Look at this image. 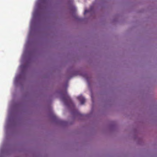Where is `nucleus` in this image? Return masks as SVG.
<instances>
[{
    "instance_id": "nucleus-1",
    "label": "nucleus",
    "mask_w": 157,
    "mask_h": 157,
    "mask_svg": "<svg viewBox=\"0 0 157 157\" xmlns=\"http://www.w3.org/2000/svg\"><path fill=\"white\" fill-rule=\"evenodd\" d=\"M62 99L66 105L69 106L72 103V101L66 90L62 93Z\"/></svg>"
},
{
    "instance_id": "nucleus-2",
    "label": "nucleus",
    "mask_w": 157,
    "mask_h": 157,
    "mask_svg": "<svg viewBox=\"0 0 157 157\" xmlns=\"http://www.w3.org/2000/svg\"><path fill=\"white\" fill-rule=\"evenodd\" d=\"M78 99L80 101L81 104L82 105L84 104L86 100L85 98L82 95L78 96Z\"/></svg>"
},
{
    "instance_id": "nucleus-3",
    "label": "nucleus",
    "mask_w": 157,
    "mask_h": 157,
    "mask_svg": "<svg viewBox=\"0 0 157 157\" xmlns=\"http://www.w3.org/2000/svg\"><path fill=\"white\" fill-rule=\"evenodd\" d=\"M86 13V10H85V13Z\"/></svg>"
}]
</instances>
